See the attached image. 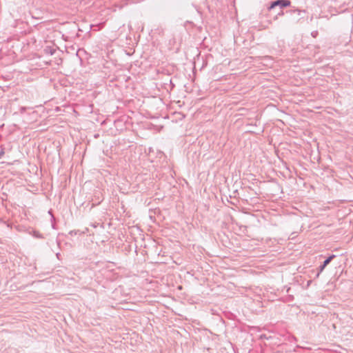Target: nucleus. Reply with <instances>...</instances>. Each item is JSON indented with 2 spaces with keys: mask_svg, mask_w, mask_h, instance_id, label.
Here are the masks:
<instances>
[{
  "mask_svg": "<svg viewBox=\"0 0 353 353\" xmlns=\"http://www.w3.org/2000/svg\"><path fill=\"white\" fill-rule=\"evenodd\" d=\"M335 257L334 255H332L328 257L324 262L323 264L320 267V272H322L324 268L330 263L332 259Z\"/></svg>",
  "mask_w": 353,
  "mask_h": 353,
  "instance_id": "f03ea898",
  "label": "nucleus"
},
{
  "mask_svg": "<svg viewBox=\"0 0 353 353\" xmlns=\"http://www.w3.org/2000/svg\"><path fill=\"white\" fill-rule=\"evenodd\" d=\"M290 1L289 0H277L275 1H273L270 7L268 8V10H270L273 8H274L276 6H279L281 8L288 7L290 6Z\"/></svg>",
  "mask_w": 353,
  "mask_h": 353,
  "instance_id": "f257e3e1",
  "label": "nucleus"
}]
</instances>
